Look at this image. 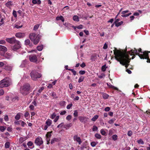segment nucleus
Returning <instances> with one entry per match:
<instances>
[{"label": "nucleus", "mask_w": 150, "mask_h": 150, "mask_svg": "<svg viewBox=\"0 0 150 150\" xmlns=\"http://www.w3.org/2000/svg\"><path fill=\"white\" fill-rule=\"evenodd\" d=\"M36 100L34 99L33 100V101L32 103V104L34 105L35 106H36L37 105V103H36Z\"/></svg>", "instance_id": "53"}, {"label": "nucleus", "mask_w": 150, "mask_h": 150, "mask_svg": "<svg viewBox=\"0 0 150 150\" xmlns=\"http://www.w3.org/2000/svg\"><path fill=\"white\" fill-rule=\"evenodd\" d=\"M29 59L30 61L33 62H36L37 61V58L36 55H33L29 57Z\"/></svg>", "instance_id": "11"}, {"label": "nucleus", "mask_w": 150, "mask_h": 150, "mask_svg": "<svg viewBox=\"0 0 150 150\" xmlns=\"http://www.w3.org/2000/svg\"><path fill=\"white\" fill-rule=\"evenodd\" d=\"M44 88L43 87H41L38 90V92L39 93H41L42 91L44 89Z\"/></svg>", "instance_id": "63"}, {"label": "nucleus", "mask_w": 150, "mask_h": 150, "mask_svg": "<svg viewBox=\"0 0 150 150\" xmlns=\"http://www.w3.org/2000/svg\"><path fill=\"white\" fill-rule=\"evenodd\" d=\"M103 98L105 99H108L109 97V96L107 94L103 93H102Z\"/></svg>", "instance_id": "23"}, {"label": "nucleus", "mask_w": 150, "mask_h": 150, "mask_svg": "<svg viewBox=\"0 0 150 150\" xmlns=\"http://www.w3.org/2000/svg\"><path fill=\"white\" fill-rule=\"evenodd\" d=\"M25 45H29L30 43V41L29 39H27L25 40Z\"/></svg>", "instance_id": "42"}, {"label": "nucleus", "mask_w": 150, "mask_h": 150, "mask_svg": "<svg viewBox=\"0 0 150 150\" xmlns=\"http://www.w3.org/2000/svg\"><path fill=\"white\" fill-rule=\"evenodd\" d=\"M13 16L15 18L17 17V13H16V12L15 11L13 10Z\"/></svg>", "instance_id": "56"}, {"label": "nucleus", "mask_w": 150, "mask_h": 150, "mask_svg": "<svg viewBox=\"0 0 150 150\" xmlns=\"http://www.w3.org/2000/svg\"><path fill=\"white\" fill-rule=\"evenodd\" d=\"M32 79L33 80H36L38 78L41 77V75L35 70L33 71L30 73Z\"/></svg>", "instance_id": "7"}, {"label": "nucleus", "mask_w": 150, "mask_h": 150, "mask_svg": "<svg viewBox=\"0 0 150 150\" xmlns=\"http://www.w3.org/2000/svg\"><path fill=\"white\" fill-rule=\"evenodd\" d=\"M132 134V132L130 130L127 133V135L129 136H131Z\"/></svg>", "instance_id": "57"}, {"label": "nucleus", "mask_w": 150, "mask_h": 150, "mask_svg": "<svg viewBox=\"0 0 150 150\" xmlns=\"http://www.w3.org/2000/svg\"><path fill=\"white\" fill-rule=\"evenodd\" d=\"M107 84L108 87H109V88H113L117 90H118V89L117 88L115 87V86L112 85L111 84H109L108 83H107Z\"/></svg>", "instance_id": "25"}, {"label": "nucleus", "mask_w": 150, "mask_h": 150, "mask_svg": "<svg viewBox=\"0 0 150 150\" xmlns=\"http://www.w3.org/2000/svg\"><path fill=\"white\" fill-rule=\"evenodd\" d=\"M10 146V143L8 142H6L4 145V147L6 149L9 148Z\"/></svg>", "instance_id": "26"}, {"label": "nucleus", "mask_w": 150, "mask_h": 150, "mask_svg": "<svg viewBox=\"0 0 150 150\" xmlns=\"http://www.w3.org/2000/svg\"><path fill=\"white\" fill-rule=\"evenodd\" d=\"M117 136L116 134H114L112 136V139L114 141L116 140L117 139Z\"/></svg>", "instance_id": "32"}, {"label": "nucleus", "mask_w": 150, "mask_h": 150, "mask_svg": "<svg viewBox=\"0 0 150 150\" xmlns=\"http://www.w3.org/2000/svg\"><path fill=\"white\" fill-rule=\"evenodd\" d=\"M52 132V131L48 132L46 135V137H48L50 138L52 136L51 133Z\"/></svg>", "instance_id": "36"}, {"label": "nucleus", "mask_w": 150, "mask_h": 150, "mask_svg": "<svg viewBox=\"0 0 150 150\" xmlns=\"http://www.w3.org/2000/svg\"><path fill=\"white\" fill-rule=\"evenodd\" d=\"M137 142L138 144H144V142L141 139L138 140Z\"/></svg>", "instance_id": "40"}, {"label": "nucleus", "mask_w": 150, "mask_h": 150, "mask_svg": "<svg viewBox=\"0 0 150 150\" xmlns=\"http://www.w3.org/2000/svg\"><path fill=\"white\" fill-rule=\"evenodd\" d=\"M97 57L96 55H93L91 57V60L92 61H95L97 59Z\"/></svg>", "instance_id": "20"}, {"label": "nucleus", "mask_w": 150, "mask_h": 150, "mask_svg": "<svg viewBox=\"0 0 150 150\" xmlns=\"http://www.w3.org/2000/svg\"><path fill=\"white\" fill-rule=\"evenodd\" d=\"M43 142L42 138L40 137H38L36 138L35 140V143L36 144L39 146L43 144Z\"/></svg>", "instance_id": "8"}, {"label": "nucleus", "mask_w": 150, "mask_h": 150, "mask_svg": "<svg viewBox=\"0 0 150 150\" xmlns=\"http://www.w3.org/2000/svg\"><path fill=\"white\" fill-rule=\"evenodd\" d=\"M73 139L74 141L78 142L79 145H80L82 142L80 137H78L77 134L74 135Z\"/></svg>", "instance_id": "9"}, {"label": "nucleus", "mask_w": 150, "mask_h": 150, "mask_svg": "<svg viewBox=\"0 0 150 150\" xmlns=\"http://www.w3.org/2000/svg\"><path fill=\"white\" fill-rule=\"evenodd\" d=\"M29 108L31 110H34V106L33 105H30L29 106Z\"/></svg>", "instance_id": "59"}, {"label": "nucleus", "mask_w": 150, "mask_h": 150, "mask_svg": "<svg viewBox=\"0 0 150 150\" xmlns=\"http://www.w3.org/2000/svg\"><path fill=\"white\" fill-rule=\"evenodd\" d=\"M4 67V69L7 70L11 71L12 70V67L8 65H5Z\"/></svg>", "instance_id": "19"}, {"label": "nucleus", "mask_w": 150, "mask_h": 150, "mask_svg": "<svg viewBox=\"0 0 150 150\" xmlns=\"http://www.w3.org/2000/svg\"><path fill=\"white\" fill-rule=\"evenodd\" d=\"M61 140V138L60 137L54 138L52 139L51 141V144H53L55 142H58L60 141Z\"/></svg>", "instance_id": "12"}, {"label": "nucleus", "mask_w": 150, "mask_h": 150, "mask_svg": "<svg viewBox=\"0 0 150 150\" xmlns=\"http://www.w3.org/2000/svg\"><path fill=\"white\" fill-rule=\"evenodd\" d=\"M72 105L73 104L71 103L68 105L67 106V109H70Z\"/></svg>", "instance_id": "51"}, {"label": "nucleus", "mask_w": 150, "mask_h": 150, "mask_svg": "<svg viewBox=\"0 0 150 150\" xmlns=\"http://www.w3.org/2000/svg\"><path fill=\"white\" fill-rule=\"evenodd\" d=\"M7 51V48L4 46L0 45V54L2 55V53H1V52H5Z\"/></svg>", "instance_id": "13"}, {"label": "nucleus", "mask_w": 150, "mask_h": 150, "mask_svg": "<svg viewBox=\"0 0 150 150\" xmlns=\"http://www.w3.org/2000/svg\"><path fill=\"white\" fill-rule=\"evenodd\" d=\"M72 125L71 123H69L67 124L64 125H63V127L65 128L66 129H68L70 127H71Z\"/></svg>", "instance_id": "15"}, {"label": "nucleus", "mask_w": 150, "mask_h": 150, "mask_svg": "<svg viewBox=\"0 0 150 150\" xmlns=\"http://www.w3.org/2000/svg\"><path fill=\"white\" fill-rule=\"evenodd\" d=\"M56 117V115L55 113H53L51 116L50 118L52 119H54Z\"/></svg>", "instance_id": "49"}, {"label": "nucleus", "mask_w": 150, "mask_h": 150, "mask_svg": "<svg viewBox=\"0 0 150 150\" xmlns=\"http://www.w3.org/2000/svg\"><path fill=\"white\" fill-rule=\"evenodd\" d=\"M134 50H132L128 52L129 54L132 55V54L135 53L136 55H138L141 59H146L148 58V51H145L144 52L143 54H140L138 52L137 50L135 48H134Z\"/></svg>", "instance_id": "3"}, {"label": "nucleus", "mask_w": 150, "mask_h": 150, "mask_svg": "<svg viewBox=\"0 0 150 150\" xmlns=\"http://www.w3.org/2000/svg\"><path fill=\"white\" fill-rule=\"evenodd\" d=\"M43 46L42 45L38 46L37 47V50L39 51H41L42 50V49H43Z\"/></svg>", "instance_id": "33"}, {"label": "nucleus", "mask_w": 150, "mask_h": 150, "mask_svg": "<svg viewBox=\"0 0 150 150\" xmlns=\"http://www.w3.org/2000/svg\"><path fill=\"white\" fill-rule=\"evenodd\" d=\"M98 117V116L97 115H95L91 119V120L93 121H95Z\"/></svg>", "instance_id": "31"}, {"label": "nucleus", "mask_w": 150, "mask_h": 150, "mask_svg": "<svg viewBox=\"0 0 150 150\" xmlns=\"http://www.w3.org/2000/svg\"><path fill=\"white\" fill-rule=\"evenodd\" d=\"M115 58L116 59L120 62V64L123 66H125L126 68H127L131 59L129 57V56L126 52L122 51H114Z\"/></svg>", "instance_id": "1"}, {"label": "nucleus", "mask_w": 150, "mask_h": 150, "mask_svg": "<svg viewBox=\"0 0 150 150\" xmlns=\"http://www.w3.org/2000/svg\"><path fill=\"white\" fill-rule=\"evenodd\" d=\"M59 118V116H56V117H55V119L54 120V122H56Z\"/></svg>", "instance_id": "62"}, {"label": "nucleus", "mask_w": 150, "mask_h": 150, "mask_svg": "<svg viewBox=\"0 0 150 150\" xmlns=\"http://www.w3.org/2000/svg\"><path fill=\"white\" fill-rule=\"evenodd\" d=\"M73 20L75 21H79L78 16L76 15L74 16L73 18Z\"/></svg>", "instance_id": "29"}, {"label": "nucleus", "mask_w": 150, "mask_h": 150, "mask_svg": "<svg viewBox=\"0 0 150 150\" xmlns=\"http://www.w3.org/2000/svg\"><path fill=\"white\" fill-rule=\"evenodd\" d=\"M27 139V137H21L19 139V142L22 143Z\"/></svg>", "instance_id": "22"}, {"label": "nucleus", "mask_w": 150, "mask_h": 150, "mask_svg": "<svg viewBox=\"0 0 150 150\" xmlns=\"http://www.w3.org/2000/svg\"><path fill=\"white\" fill-rule=\"evenodd\" d=\"M15 36L19 38H22L25 36V34L24 33H18L16 34Z\"/></svg>", "instance_id": "14"}, {"label": "nucleus", "mask_w": 150, "mask_h": 150, "mask_svg": "<svg viewBox=\"0 0 150 150\" xmlns=\"http://www.w3.org/2000/svg\"><path fill=\"white\" fill-rule=\"evenodd\" d=\"M6 41L10 44H13L11 46V48L12 50L14 51H16L19 49L21 47V43L20 42L16 40L15 37L10 38H6Z\"/></svg>", "instance_id": "2"}, {"label": "nucleus", "mask_w": 150, "mask_h": 150, "mask_svg": "<svg viewBox=\"0 0 150 150\" xmlns=\"http://www.w3.org/2000/svg\"><path fill=\"white\" fill-rule=\"evenodd\" d=\"M50 95L52 96L54 98L57 99L58 98V96L56 95V93L54 92H52L50 94Z\"/></svg>", "instance_id": "24"}, {"label": "nucleus", "mask_w": 150, "mask_h": 150, "mask_svg": "<svg viewBox=\"0 0 150 150\" xmlns=\"http://www.w3.org/2000/svg\"><path fill=\"white\" fill-rule=\"evenodd\" d=\"M95 136L97 139H100L101 138V135L98 133L96 134L95 135Z\"/></svg>", "instance_id": "35"}, {"label": "nucleus", "mask_w": 150, "mask_h": 150, "mask_svg": "<svg viewBox=\"0 0 150 150\" xmlns=\"http://www.w3.org/2000/svg\"><path fill=\"white\" fill-rule=\"evenodd\" d=\"M107 68V67H106V64L103 66L101 67V70L102 71H106Z\"/></svg>", "instance_id": "34"}, {"label": "nucleus", "mask_w": 150, "mask_h": 150, "mask_svg": "<svg viewBox=\"0 0 150 150\" xmlns=\"http://www.w3.org/2000/svg\"><path fill=\"white\" fill-rule=\"evenodd\" d=\"M27 62L26 59L23 60L22 61L21 63L20 66L21 67H24L25 66V64Z\"/></svg>", "instance_id": "17"}, {"label": "nucleus", "mask_w": 150, "mask_h": 150, "mask_svg": "<svg viewBox=\"0 0 150 150\" xmlns=\"http://www.w3.org/2000/svg\"><path fill=\"white\" fill-rule=\"evenodd\" d=\"M29 115V113L28 112H26L24 114V117H28Z\"/></svg>", "instance_id": "61"}, {"label": "nucleus", "mask_w": 150, "mask_h": 150, "mask_svg": "<svg viewBox=\"0 0 150 150\" xmlns=\"http://www.w3.org/2000/svg\"><path fill=\"white\" fill-rule=\"evenodd\" d=\"M69 70L71 71L73 73L74 75H75L76 74V71L74 70L73 69H69Z\"/></svg>", "instance_id": "43"}, {"label": "nucleus", "mask_w": 150, "mask_h": 150, "mask_svg": "<svg viewBox=\"0 0 150 150\" xmlns=\"http://www.w3.org/2000/svg\"><path fill=\"white\" fill-rule=\"evenodd\" d=\"M113 134V132L111 129L109 131L108 135H111Z\"/></svg>", "instance_id": "64"}, {"label": "nucleus", "mask_w": 150, "mask_h": 150, "mask_svg": "<svg viewBox=\"0 0 150 150\" xmlns=\"http://www.w3.org/2000/svg\"><path fill=\"white\" fill-rule=\"evenodd\" d=\"M79 119L80 121L84 123H86L88 120V118L86 117L79 116Z\"/></svg>", "instance_id": "10"}, {"label": "nucleus", "mask_w": 150, "mask_h": 150, "mask_svg": "<svg viewBox=\"0 0 150 150\" xmlns=\"http://www.w3.org/2000/svg\"><path fill=\"white\" fill-rule=\"evenodd\" d=\"M20 121H21V125L22 127H24L25 126H27L26 124L23 121L21 120H20Z\"/></svg>", "instance_id": "38"}, {"label": "nucleus", "mask_w": 150, "mask_h": 150, "mask_svg": "<svg viewBox=\"0 0 150 150\" xmlns=\"http://www.w3.org/2000/svg\"><path fill=\"white\" fill-rule=\"evenodd\" d=\"M85 73V71L84 70H80L79 71V74L80 75H83Z\"/></svg>", "instance_id": "52"}, {"label": "nucleus", "mask_w": 150, "mask_h": 150, "mask_svg": "<svg viewBox=\"0 0 150 150\" xmlns=\"http://www.w3.org/2000/svg\"><path fill=\"white\" fill-rule=\"evenodd\" d=\"M30 86L29 83H25L21 87L20 89V92L23 96H26L30 93Z\"/></svg>", "instance_id": "4"}, {"label": "nucleus", "mask_w": 150, "mask_h": 150, "mask_svg": "<svg viewBox=\"0 0 150 150\" xmlns=\"http://www.w3.org/2000/svg\"><path fill=\"white\" fill-rule=\"evenodd\" d=\"M5 19L4 18H2L1 20L0 21V26H1L2 25H3L4 23V20Z\"/></svg>", "instance_id": "45"}, {"label": "nucleus", "mask_w": 150, "mask_h": 150, "mask_svg": "<svg viewBox=\"0 0 150 150\" xmlns=\"http://www.w3.org/2000/svg\"><path fill=\"white\" fill-rule=\"evenodd\" d=\"M40 26V24H38L36 25L34 27L33 30H37L38 28Z\"/></svg>", "instance_id": "41"}, {"label": "nucleus", "mask_w": 150, "mask_h": 150, "mask_svg": "<svg viewBox=\"0 0 150 150\" xmlns=\"http://www.w3.org/2000/svg\"><path fill=\"white\" fill-rule=\"evenodd\" d=\"M91 145L93 147L95 146L96 145V143L95 142H93L91 143Z\"/></svg>", "instance_id": "50"}, {"label": "nucleus", "mask_w": 150, "mask_h": 150, "mask_svg": "<svg viewBox=\"0 0 150 150\" xmlns=\"http://www.w3.org/2000/svg\"><path fill=\"white\" fill-rule=\"evenodd\" d=\"M56 20L57 21L61 20L62 22H64V19L63 16H57L56 18Z\"/></svg>", "instance_id": "21"}, {"label": "nucleus", "mask_w": 150, "mask_h": 150, "mask_svg": "<svg viewBox=\"0 0 150 150\" xmlns=\"http://www.w3.org/2000/svg\"><path fill=\"white\" fill-rule=\"evenodd\" d=\"M98 128L96 126L94 125L93 126L92 129L93 131H96L98 130Z\"/></svg>", "instance_id": "55"}, {"label": "nucleus", "mask_w": 150, "mask_h": 150, "mask_svg": "<svg viewBox=\"0 0 150 150\" xmlns=\"http://www.w3.org/2000/svg\"><path fill=\"white\" fill-rule=\"evenodd\" d=\"M13 4L12 3V2L11 1H8L7 3H6L5 5L6 7H7L10 8L11 7V6Z\"/></svg>", "instance_id": "18"}, {"label": "nucleus", "mask_w": 150, "mask_h": 150, "mask_svg": "<svg viewBox=\"0 0 150 150\" xmlns=\"http://www.w3.org/2000/svg\"><path fill=\"white\" fill-rule=\"evenodd\" d=\"M110 108L109 107H107L105 108L104 110L106 112L109 111L110 110Z\"/></svg>", "instance_id": "58"}, {"label": "nucleus", "mask_w": 150, "mask_h": 150, "mask_svg": "<svg viewBox=\"0 0 150 150\" xmlns=\"http://www.w3.org/2000/svg\"><path fill=\"white\" fill-rule=\"evenodd\" d=\"M6 129V127L4 126H0V131L1 132H4Z\"/></svg>", "instance_id": "30"}, {"label": "nucleus", "mask_w": 150, "mask_h": 150, "mask_svg": "<svg viewBox=\"0 0 150 150\" xmlns=\"http://www.w3.org/2000/svg\"><path fill=\"white\" fill-rule=\"evenodd\" d=\"M21 117L20 113H18L15 117V119L17 120L20 119Z\"/></svg>", "instance_id": "27"}, {"label": "nucleus", "mask_w": 150, "mask_h": 150, "mask_svg": "<svg viewBox=\"0 0 150 150\" xmlns=\"http://www.w3.org/2000/svg\"><path fill=\"white\" fill-rule=\"evenodd\" d=\"M11 84V80L9 78H5L0 81V87L1 88L8 86Z\"/></svg>", "instance_id": "6"}, {"label": "nucleus", "mask_w": 150, "mask_h": 150, "mask_svg": "<svg viewBox=\"0 0 150 150\" xmlns=\"http://www.w3.org/2000/svg\"><path fill=\"white\" fill-rule=\"evenodd\" d=\"M123 23V22L122 21H121L120 22H118L117 23L115 24V25L116 27H118L121 25H122Z\"/></svg>", "instance_id": "37"}, {"label": "nucleus", "mask_w": 150, "mask_h": 150, "mask_svg": "<svg viewBox=\"0 0 150 150\" xmlns=\"http://www.w3.org/2000/svg\"><path fill=\"white\" fill-rule=\"evenodd\" d=\"M41 37V35L40 34H38L36 36L35 33H30L29 35L30 38L35 45L37 44L39 42Z\"/></svg>", "instance_id": "5"}, {"label": "nucleus", "mask_w": 150, "mask_h": 150, "mask_svg": "<svg viewBox=\"0 0 150 150\" xmlns=\"http://www.w3.org/2000/svg\"><path fill=\"white\" fill-rule=\"evenodd\" d=\"M74 116L75 117H76L78 116V112L77 110H75L74 111V112L73 114Z\"/></svg>", "instance_id": "46"}, {"label": "nucleus", "mask_w": 150, "mask_h": 150, "mask_svg": "<svg viewBox=\"0 0 150 150\" xmlns=\"http://www.w3.org/2000/svg\"><path fill=\"white\" fill-rule=\"evenodd\" d=\"M46 137V140L47 142V144H48L50 143V137Z\"/></svg>", "instance_id": "60"}, {"label": "nucleus", "mask_w": 150, "mask_h": 150, "mask_svg": "<svg viewBox=\"0 0 150 150\" xmlns=\"http://www.w3.org/2000/svg\"><path fill=\"white\" fill-rule=\"evenodd\" d=\"M52 123V121L50 119H48L46 121L45 124L47 126H50Z\"/></svg>", "instance_id": "16"}, {"label": "nucleus", "mask_w": 150, "mask_h": 150, "mask_svg": "<svg viewBox=\"0 0 150 150\" xmlns=\"http://www.w3.org/2000/svg\"><path fill=\"white\" fill-rule=\"evenodd\" d=\"M100 132L102 135H105L106 134L105 132L103 129H102L100 130Z\"/></svg>", "instance_id": "44"}, {"label": "nucleus", "mask_w": 150, "mask_h": 150, "mask_svg": "<svg viewBox=\"0 0 150 150\" xmlns=\"http://www.w3.org/2000/svg\"><path fill=\"white\" fill-rule=\"evenodd\" d=\"M72 116L70 115H68L66 117V119L67 120L69 121L70 120Z\"/></svg>", "instance_id": "48"}, {"label": "nucleus", "mask_w": 150, "mask_h": 150, "mask_svg": "<svg viewBox=\"0 0 150 150\" xmlns=\"http://www.w3.org/2000/svg\"><path fill=\"white\" fill-rule=\"evenodd\" d=\"M33 143L31 141H29L27 143V145L29 146H32L33 145Z\"/></svg>", "instance_id": "54"}, {"label": "nucleus", "mask_w": 150, "mask_h": 150, "mask_svg": "<svg viewBox=\"0 0 150 150\" xmlns=\"http://www.w3.org/2000/svg\"><path fill=\"white\" fill-rule=\"evenodd\" d=\"M86 148V146L85 144H83L81 147V150H83L84 149Z\"/></svg>", "instance_id": "47"}, {"label": "nucleus", "mask_w": 150, "mask_h": 150, "mask_svg": "<svg viewBox=\"0 0 150 150\" xmlns=\"http://www.w3.org/2000/svg\"><path fill=\"white\" fill-rule=\"evenodd\" d=\"M66 103L64 101H62L59 103V105L62 106H64L66 105Z\"/></svg>", "instance_id": "39"}, {"label": "nucleus", "mask_w": 150, "mask_h": 150, "mask_svg": "<svg viewBox=\"0 0 150 150\" xmlns=\"http://www.w3.org/2000/svg\"><path fill=\"white\" fill-rule=\"evenodd\" d=\"M84 78L85 77L84 76H80V77H79V79L78 82L79 83H80L82 82L83 81Z\"/></svg>", "instance_id": "28"}]
</instances>
